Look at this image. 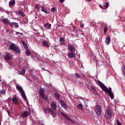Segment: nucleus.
I'll list each match as a JSON object with an SVG mask.
<instances>
[{"label":"nucleus","mask_w":125,"mask_h":125,"mask_svg":"<svg viewBox=\"0 0 125 125\" xmlns=\"http://www.w3.org/2000/svg\"><path fill=\"white\" fill-rule=\"evenodd\" d=\"M51 109L46 107L44 109V112L45 114H46V115H48L49 116V114L52 116L53 118H55L56 117V113H55V111H56V108H57V105H56V103L54 102H52L51 103Z\"/></svg>","instance_id":"obj_1"},{"label":"nucleus","mask_w":125,"mask_h":125,"mask_svg":"<svg viewBox=\"0 0 125 125\" xmlns=\"http://www.w3.org/2000/svg\"><path fill=\"white\" fill-rule=\"evenodd\" d=\"M9 49L10 50H13L16 52V53H17V54H20L21 53V50H20L19 46L13 43L10 45Z\"/></svg>","instance_id":"obj_2"},{"label":"nucleus","mask_w":125,"mask_h":125,"mask_svg":"<svg viewBox=\"0 0 125 125\" xmlns=\"http://www.w3.org/2000/svg\"><path fill=\"white\" fill-rule=\"evenodd\" d=\"M16 89L19 90V92H20L22 97H23V99L25 101H27V97H26V95L25 94V92L23 90V88L21 87V85H19L18 84H16Z\"/></svg>","instance_id":"obj_3"},{"label":"nucleus","mask_w":125,"mask_h":125,"mask_svg":"<svg viewBox=\"0 0 125 125\" xmlns=\"http://www.w3.org/2000/svg\"><path fill=\"white\" fill-rule=\"evenodd\" d=\"M112 115H113V110L110 108H107L105 110V113L104 116L107 120H110L112 118Z\"/></svg>","instance_id":"obj_4"},{"label":"nucleus","mask_w":125,"mask_h":125,"mask_svg":"<svg viewBox=\"0 0 125 125\" xmlns=\"http://www.w3.org/2000/svg\"><path fill=\"white\" fill-rule=\"evenodd\" d=\"M39 93L41 98L43 100L46 101L48 99L47 96H45V94H44V90L42 88L40 89Z\"/></svg>","instance_id":"obj_5"},{"label":"nucleus","mask_w":125,"mask_h":125,"mask_svg":"<svg viewBox=\"0 0 125 125\" xmlns=\"http://www.w3.org/2000/svg\"><path fill=\"white\" fill-rule=\"evenodd\" d=\"M99 85L102 88V90L104 91V92L107 93V91H108V88L102 83L101 82H99Z\"/></svg>","instance_id":"obj_6"},{"label":"nucleus","mask_w":125,"mask_h":125,"mask_svg":"<svg viewBox=\"0 0 125 125\" xmlns=\"http://www.w3.org/2000/svg\"><path fill=\"white\" fill-rule=\"evenodd\" d=\"M60 113L62 114V115L63 117H64V119H66V121H69L72 124H74V121H73L72 119H70V118H69V116H68L65 113L61 112Z\"/></svg>","instance_id":"obj_7"},{"label":"nucleus","mask_w":125,"mask_h":125,"mask_svg":"<svg viewBox=\"0 0 125 125\" xmlns=\"http://www.w3.org/2000/svg\"><path fill=\"white\" fill-rule=\"evenodd\" d=\"M12 55H11L9 53H6V54L4 55V58L6 61H8V60H10L12 58Z\"/></svg>","instance_id":"obj_8"},{"label":"nucleus","mask_w":125,"mask_h":125,"mask_svg":"<svg viewBox=\"0 0 125 125\" xmlns=\"http://www.w3.org/2000/svg\"><path fill=\"white\" fill-rule=\"evenodd\" d=\"M12 101L15 105H19V103L18 102V99L17 98V96L15 95L13 96L12 99Z\"/></svg>","instance_id":"obj_9"},{"label":"nucleus","mask_w":125,"mask_h":125,"mask_svg":"<svg viewBox=\"0 0 125 125\" xmlns=\"http://www.w3.org/2000/svg\"><path fill=\"white\" fill-rule=\"evenodd\" d=\"M68 50H69V51H71V52H74V51L76 50V48L75 47V46H74V45L68 43Z\"/></svg>","instance_id":"obj_10"},{"label":"nucleus","mask_w":125,"mask_h":125,"mask_svg":"<svg viewBox=\"0 0 125 125\" xmlns=\"http://www.w3.org/2000/svg\"><path fill=\"white\" fill-rule=\"evenodd\" d=\"M102 112V110L101 109V107L100 105H97L96 109H95V113L98 115V116H100L101 115V113Z\"/></svg>","instance_id":"obj_11"},{"label":"nucleus","mask_w":125,"mask_h":125,"mask_svg":"<svg viewBox=\"0 0 125 125\" xmlns=\"http://www.w3.org/2000/svg\"><path fill=\"white\" fill-rule=\"evenodd\" d=\"M30 115V112L28 111H24L23 112L21 113L20 117L22 118V119H24V118H27V117H29Z\"/></svg>","instance_id":"obj_12"},{"label":"nucleus","mask_w":125,"mask_h":125,"mask_svg":"<svg viewBox=\"0 0 125 125\" xmlns=\"http://www.w3.org/2000/svg\"><path fill=\"white\" fill-rule=\"evenodd\" d=\"M9 25L11 26V28H19V24L15 22H11L9 23Z\"/></svg>","instance_id":"obj_13"},{"label":"nucleus","mask_w":125,"mask_h":125,"mask_svg":"<svg viewBox=\"0 0 125 125\" xmlns=\"http://www.w3.org/2000/svg\"><path fill=\"white\" fill-rule=\"evenodd\" d=\"M59 42L60 45H64L65 44V39L62 37V36L60 37Z\"/></svg>","instance_id":"obj_14"},{"label":"nucleus","mask_w":125,"mask_h":125,"mask_svg":"<svg viewBox=\"0 0 125 125\" xmlns=\"http://www.w3.org/2000/svg\"><path fill=\"white\" fill-rule=\"evenodd\" d=\"M43 46H44L45 47H46V48H49V44H48V42H47L44 40H43L42 42Z\"/></svg>","instance_id":"obj_15"},{"label":"nucleus","mask_w":125,"mask_h":125,"mask_svg":"<svg viewBox=\"0 0 125 125\" xmlns=\"http://www.w3.org/2000/svg\"><path fill=\"white\" fill-rule=\"evenodd\" d=\"M44 28L47 30H50L51 29V24L49 23V22H47L44 25Z\"/></svg>","instance_id":"obj_16"},{"label":"nucleus","mask_w":125,"mask_h":125,"mask_svg":"<svg viewBox=\"0 0 125 125\" xmlns=\"http://www.w3.org/2000/svg\"><path fill=\"white\" fill-rule=\"evenodd\" d=\"M9 7H10V8H12V7L14 6V5H15V0H10L9 2Z\"/></svg>","instance_id":"obj_17"},{"label":"nucleus","mask_w":125,"mask_h":125,"mask_svg":"<svg viewBox=\"0 0 125 125\" xmlns=\"http://www.w3.org/2000/svg\"><path fill=\"white\" fill-rule=\"evenodd\" d=\"M60 102L61 103V106L62 107V108H64V109H67V104L65 102H63L62 100H60Z\"/></svg>","instance_id":"obj_18"},{"label":"nucleus","mask_w":125,"mask_h":125,"mask_svg":"<svg viewBox=\"0 0 125 125\" xmlns=\"http://www.w3.org/2000/svg\"><path fill=\"white\" fill-rule=\"evenodd\" d=\"M2 21L5 25H9V23H11V22L9 21V20H8V19H2Z\"/></svg>","instance_id":"obj_19"},{"label":"nucleus","mask_w":125,"mask_h":125,"mask_svg":"<svg viewBox=\"0 0 125 125\" xmlns=\"http://www.w3.org/2000/svg\"><path fill=\"white\" fill-rule=\"evenodd\" d=\"M41 11L44 12L45 14H47V10L44 6H41Z\"/></svg>","instance_id":"obj_20"},{"label":"nucleus","mask_w":125,"mask_h":125,"mask_svg":"<svg viewBox=\"0 0 125 125\" xmlns=\"http://www.w3.org/2000/svg\"><path fill=\"white\" fill-rule=\"evenodd\" d=\"M74 52H69L68 54V58H73V57H75V53Z\"/></svg>","instance_id":"obj_21"},{"label":"nucleus","mask_w":125,"mask_h":125,"mask_svg":"<svg viewBox=\"0 0 125 125\" xmlns=\"http://www.w3.org/2000/svg\"><path fill=\"white\" fill-rule=\"evenodd\" d=\"M110 41H111V38H110V37H107L106 39H105V43L106 44L109 45L110 44Z\"/></svg>","instance_id":"obj_22"},{"label":"nucleus","mask_w":125,"mask_h":125,"mask_svg":"<svg viewBox=\"0 0 125 125\" xmlns=\"http://www.w3.org/2000/svg\"><path fill=\"white\" fill-rule=\"evenodd\" d=\"M25 50L26 55H27V56H30V55H31V51H30V49H29V48L25 49Z\"/></svg>","instance_id":"obj_23"},{"label":"nucleus","mask_w":125,"mask_h":125,"mask_svg":"<svg viewBox=\"0 0 125 125\" xmlns=\"http://www.w3.org/2000/svg\"><path fill=\"white\" fill-rule=\"evenodd\" d=\"M54 96L55 98H56V99H59V98H60V94L57 92H55L54 94Z\"/></svg>","instance_id":"obj_24"},{"label":"nucleus","mask_w":125,"mask_h":125,"mask_svg":"<svg viewBox=\"0 0 125 125\" xmlns=\"http://www.w3.org/2000/svg\"><path fill=\"white\" fill-rule=\"evenodd\" d=\"M108 93V95H109V97L111 98V99H112V100L114 99V94H113V92H110Z\"/></svg>","instance_id":"obj_25"},{"label":"nucleus","mask_w":125,"mask_h":125,"mask_svg":"<svg viewBox=\"0 0 125 125\" xmlns=\"http://www.w3.org/2000/svg\"><path fill=\"white\" fill-rule=\"evenodd\" d=\"M21 43H22L25 49L27 48H29V47H28V45H27V44H26V42H24L23 41H21Z\"/></svg>","instance_id":"obj_26"},{"label":"nucleus","mask_w":125,"mask_h":125,"mask_svg":"<svg viewBox=\"0 0 125 125\" xmlns=\"http://www.w3.org/2000/svg\"><path fill=\"white\" fill-rule=\"evenodd\" d=\"M77 109H79V110H83V104H79L77 106Z\"/></svg>","instance_id":"obj_27"},{"label":"nucleus","mask_w":125,"mask_h":125,"mask_svg":"<svg viewBox=\"0 0 125 125\" xmlns=\"http://www.w3.org/2000/svg\"><path fill=\"white\" fill-rule=\"evenodd\" d=\"M34 8H35V11H36V12H39V9H40V6H39V5L36 4V5H35Z\"/></svg>","instance_id":"obj_28"},{"label":"nucleus","mask_w":125,"mask_h":125,"mask_svg":"<svg viewBox=\"0 0 125 125\" xmlns=\"http://www.w3.org/2000/svg\"><path fill=\"white\" fill-rule=\"evenodd\" d=\"M18 14H19L20 15H21V17H24V16H25V14H24V12H23V11L20 10L18 12Z\"/></svg>","instance_id":"obj_29"},{"label":"nucleus","mask_w":125,"mask_h":125,"mask_svg":"<svg viewBox=\"0 0 125 125\" xmlns=\"http://www.w3.org/2000/svg\"><path fill=\"white\" fill-rule=\"evenodd\" d=\"M122 74L125 77V66L124 65H123L122 67Z\"/></svg>","instance_id":"obj_30"},{"label":"nucleus","mask_w":125,"mask_h":125,"mask_svg":"<svg viewBox=\"0 0 125 125\" xmlns=\"http://www.w3.org/2000/svg\"><path fill=\"white\" fill-rule=\"evenodd\" d=\"M109 7V2H106L105 5L104 6V9H107Z\"/></svg>","instance_id":"obj_31"},{"label":"nucleus","mask_w":125,"mask_h":125,"mask_svg":"<svg viewBox=\"0 0 125 125\" xmlns=\"http://www.w3.org/2000/svg\"><path fill=\"white\" fill-rule=\"evenodd\" d=\"M0 94H2V95H5V91L4 90H1L0 91Z\"/></svg>","instance_id":"obj_32"},{"label":"nucleus","mask_w":125,"mask_h":125,"mask_svg":"<svg viewBox=\"0 0 125 125\" xmlns=\"http://www.w3.org/2000/svg\"><path fill=\"white\" fill-rule=\"evenodd\" d=\"M75 78L76 79H77V78H78V79H81V76H80V75H79L78 74V73H75Z\"/></svg>","instance_id":"obj_33"},{"label":"nucleus","mask_w":125,"mask_h":125,"mask_svg":"<svg viewBox=\"0 0 125 125\" xmlns=\"http://www.w3.org/2000/svg\"><path fill=\"white\" fill-rule=\"evenodd\" d=\"M25 70L24 69H22V70H21V71L20 72V74H21V75H24V74H25Z\"/></svg>","instance_id":"obj_34"},{"label":"nucleus","mask_w":125,"mask_h":125,"mask_svg":"<svg viewBox=\"0 0 125 125\" xmlns=\"http://www.w3.org/2000/svg\"><path fill=\"white\" fill-rule=\"evenodd\" d=\"M80 26H81V28L83 29V27L84 26V24L82 22V21H81V22H80Z\"/></svg>","instance_id":"obj_35"},{"label":"nucleus","mask_w":125,"mask_h":125,"mask_svg":"<svg viewBox=\"0 0 125 125\" xmlns=\"http://www.w3.org/2000/svg\"><path fill=\"white\" fill-rule=\"evenodd\" d=\"M90 87H91V89L92 90H94V91L96 90L95 87H94V86L91 85L90 86Z\"/></svg>","instance_id":"obj_36"},{"label":"nucleus","mask_w":125,"mask_h":125,"mask_svg":"<svg viewBox=\"0 0 125 125\" xmlns=\"http://www.w3.org/2000/svg\"><path fill=\"white\" fill-rule=\"evenodd\" d=\"M109 92H112V88L111 87H109L108 89V91L106 92L107 93Z\"/></svg>","instance_id":"obj_37"},{"label":"nucleus","mask_w":125,"mask_h":125,"mask_svg":"<svg viewBox=\"0 0 125 125\" xmlns=\"http://www.w3.org/2000/svg\"><path fill=\"white\" fill-rule=\"evenodd\" d=\"M117 125H122V123L120 122V121H119V119L117 120Z\"/></svg>","instance_id":"obj_38"},{"label":"nucleus","mask_w":125,"mask_h":125,"mask_svg":"<svg viewBox=\"0 0 125 125\" xmlns=\"http://www.w3.org/2000/svg\"><path fill=\"white\" fill-rule=\"evenodd\" d=\"M56 9V8H55V7H53V8H52V9H51V11L52 12H54V11H55V9Z\"/></svg>","instance_id":"obj_39"},{"label":"nucleus","mask_w":125,"mask_h":125,"mask_svg":"<svg viewBox=\"0 0 125 125\" xmlns=\"http://www.w3.org/2000/svg\"><path fill=\"white\" fill-rule=\"evenodd\" d=\"M106 32H107V27H105L104 28V34H106Z\"/></svg>","instance_id":"obj_40"},{"label":"nucleus","mask_w":125,"mask_h":125,"mask_svg":"<svg viewBox=\"0 0 125 125\" xmlns=\"http://www.w3.org/2000/svg\"><path fill=\"white\" fill-rule=\"evenodd\" d=\"M60 2H61V3H63V2H64V1H65V0H60Z\"/></svg>","instance_id":"obj_41"},{"label":"nucleus","mask_w":125,"mask_h":125,"mask_svg":"<svg viewBox=\"0 0 125 125\" xmlns=\"http://www.w3.org/2000/svg\"><path fill=\"white\" fill-rule=\"evenodd\" d=\"M82 75H83V79H84L85 77V75H84V73H82Z\"/></svg>","instance_id":"obj_42"},{"label":"nucleus","mask_w":125,"mask_h":125,"mask_svg":"<svg viewBox=\"0 0 125 125\" xmlns=\"http://www.w3.org/2000/svg\"><path fill=\"white\" fill-rule=\"evenodd\" d=\"M100 8H101L102 9H104V8H103V6H102L101 4L100 5Z\"/></svg>","instance_id":"obj_43"},{"label":"nucleus","mask_w":125,"mask_h":125,"mask_svg":"<svg viewBox=\"0 0 125 125\" xmlns=\"http://www.w3.org/2000/svg\"><path fill=\"white\" fill-rule=\"evenodd\" d=\"M6 33H8V29H6Z\"/></svg>","instance_id":"obj_44"},{"label":"nucleus","mask_w":125,"mask_h":125,"mask_svg":"<svg viewBox=\"0 0 125 125\" xmlns=\"http://www.w3.org/2000/svg\"><path fill=\"white\" fill-rule=\"evenodd\" d=\"M25 23H28V20H26Z\"/></svg>","instance_id":"obj_45"},{"label":"nucleus","mask_w":125,"mask_h":125,"mask_svg":"<svg viewBox=\"0 0 125 125\" xmlns=\"http://www.w3.org/2000/svg\"><path fill=\"white\" fill-rule=\"evenodd\" d=\"M32 77H33V78H35V75H34L33 74H31Z\"/></svg>","instance_id":"obj_46"},{"label":"nucleus","mask_w":125,"mask_h":125,"mask_svg":"<svg viewBox=\"0 0 125 125\" xmlns=\"http://www.w3.org/2000/svg\"><path fill=\"white\" fill-rule=\"evenodd\" d=\"M87 1H91L90 0H86Z\"/></svg>","instance_id":"obj_47"},{"label":"nucleus","mask_w":125,"mask_h":125,"mask_svg":"<svg viewBox=\"0 0 125 125\" xmlns=\"http://www.w3.org/2000/svg\"><path fill=\"white\" fill-rule=\"evenodd\" d=\"M124 29H125V25H124Z\"/></svg>","instance_id":"obj_48"},{"label":"nucleus","mask_w":125,"mask_h":125,"mask_svg":"<svg viewBox=\"0 0 125 125\" xmlns=\"http://www.w3.org/2000/svg\"><path fill=\"white\" fill-rule=\"evenodd\" d=\"M0 82H1V80L0 79Z\"/></svg>","instance_id":"obj_49"},{"label":"nucleus","mask_w":125,"mask_h":125,"mask_svg":"<svg viewBox=\"0 0 125 125\" xmlns=\"http://www.w3.org/2000/svg\"><path fill=\"white\" fill-rule=\"evenodd\" d=\"M7 63H8V61H7Z\"/></svg>","instance_id":"obj_50"},{"label":"nucleus","mask_w":125,"mask_h":125,"mask_svg":"<svg viewBox=\"0 0 125 125\" xmlns=\"http://www.w3.org/2000/svg\"><path fill=\"white\" fill-rule=\"evenodd\" d=\"M9 65H10V63H9Z\"/></svg>","instance_id":"obj_51"}]
</instances>
